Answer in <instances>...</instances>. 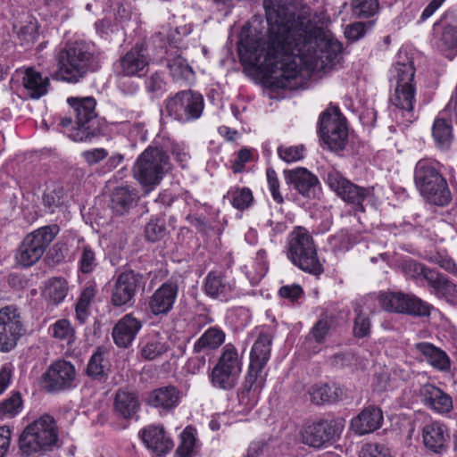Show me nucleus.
I'll use <instances>...</instances> for the list:
<instances>
[{
	"instance_id": "obj_39",
	"label": "nucleus",
	"mask_w": 457,
	"mask_h": 457,
	"mask_svg": "<svg viewBox=\"0 0 457 457\" xmlns=\"http://www.w3.org/2000/svg\"><path fill=\"white\" fill-rule=\"evenodd\" d=\"M68 291V283L64 278H52L46 285L44 295L49 303L57 305L65 299Z\"/></svg>"
},
{
	"instance_id": "obj_51",
	"label": "nucleus",
	"mask_w": 457,
	"mask_h": 457,
	"mask_svg": "<svg viewBox=\"0 0 457 457\" xmlns=\"http://www.w3.org/2000/svg\"><path fill=\"white\" fill-rule=\"evenodd\" d=\"M356 317L354 319L353 334L357 337H364L370 332V321L361 311V305L354 308Z\"/></svg>"
},
{
	"instance_id": "obj_1",
	"label": "nucleus",
	"mask_w": 457,
	"mask_h": 457,
	"mask_svg": "<svg viewBox=\"0 0 457 457\" xmlns=\"http://www.w3.org/2000/svg\"><path fill=\"white\" fill-rule=\"evenodd\" d=\"M269 25L268 40L256 36L241 38V61L256 68L280 88L294 89L303 67L322 71L335 65L342 45L328 30L318 27L309 10L295 16L283 0L263 3Z\"/></svg>"
},
{
	"instance_id": "obj_21",
	"label": "nucleus",
	"mask_w": 457,
	"mask_h": 457,
	"mask_svg": "<svg viewBox=\"0 0 457 457\" xmlns=\"http://www.w3.org/2000/svg\"><path fill=\"white\" fill-rule=\"evenodd\" d=\"M285 180L306 198H315L320 189L318 178L305 168L284 170Z\"/></svg>"
},
{
	"instance_id": "obj_4",
	"label": "nucleus",
	"mask_w": 457,
	"mask_h": 457,
	"mask_svg": "<svg viewBox=\"0 0 457 457\" xmlns=\"http://www.w3.org/2000/svg\"><path fill=\"white\" fill-rule=\"evenodd\" d=\"M430 159L420 160L414 169V183L420 195L437 206L448 204L452 199L447 182Z\"/></svg>"
},
{
	"instance_id": "obj_18",
	"label": "nucleus",
	"mask_w": 457,
	"mask_h": 457,
	"mask_svg": "<svg viewBox=\"0 0 457 457\" xmlns=\"http://www.w3.org/2000/svg\"><path fill=\"white\" fill-rule=\"evenodd\" d=\"M320 133L330 150L344 149L347 139V129L338 113L324 112L320 117Z\"/></svg>"
},
{
	"instance_id": "obj_38",
	"label": "nucleus",
	"mask_w": 457,
	"mask_h": 457,
	"mask_svg": "<svg viewBox=\"0 0 457 457\" xmlns=\"http://www.w3.org/2000/svg\"><path fill=\"white\" fill-rule=\"evenodd\" d=\"M108 361L104 352L100 348L90 357L87 367V374L94 380L104 382L108 378Z\"/></svg>"
},
{
	"instance_id": "obj_28",
	"label": "nucleus",
	"mask_w": 457,
	"mask_h": 457,
	"mask_svg": "<svg viewBox=\"0 0 457 457\" xmlns=\"http://www.w3.org/2000/svg\"><path fill=\"white\" fill-rule=\"evenodd\" d=\"M180 400L179 390L172 385L161 386L148 393L146 403L169 411L176 408Z\"/></svg>"
},
{
	"instance_id": "obj_34",
	"label": "nucleus",
	"mask_w": 457,
	"mask_h": 457,
	"mask_svg": "<svg viewBox=\"0 0 457 457\" xmlns=\"http://www.w3.org/2000/svg\"><path fill=\"white\" fill-rule=\"evenodd\" d=\"M22 85L30 98L38 99L47 93L49 79L33 68H28L23 73Z\"/></svg>"
},
{
	"instance_id": "obj_52",
	"label": "nucleus",
	"mask_w": 457,
	"mask_h": 457,
	"mask_svg": "<svg viewBox=\"0 0 457 457\" xmlns=\"http://www.w3.org/2000/svg\"><path fill=\"white\" fill-rule=\"evenodd\" d=\"M359 457H393L389 449L378 443H368L361 446Z\"/></svg>"
},
{
	"instance_id": "obj_41",
	"label": "nucleus",
	"mask_w": 457,
	"mask_h": 457,
	"mask_svg": "<svg viewBox=\"0 0 457 457\" xmlns=\"http://www.w3.org/2000/svg\"><path fill=\"white\" fill-rule=\"evenodd\" d=\"M432 135L436 146L442 150H447L453 137L452 125L444 119H437L434 122Z\"/></svg>"
},
{
	"instance_id": "obj_44",
	"label": "nucleus",
	"mask_w": 457,
	"mask_h": 457,
	"mask_svg": "<svg viewBox=\"0 0 457 457\" xmlns=\"http://www.w3.org/2000/svg\"><path fill=\"white\" fill-rule=\"evenodd\" d=\"M181 442L176 450L175 457H193L195 437L191 428H187L181 434Z\"/></svg>"
},
{
	"instance_id": "obj_14",
	"label": "nucleus",
	"mask_w": 457,
	"mask_h": 457,
	"mask_svg": "<svg viewBox=\"0 0 457 457\" xmlns=\"http://www.w3.org/2000/svg\"><path fill=\"white\" fill-rule=\"evenodd\" d=\"M77 372L74 365L65 360L53 362L42 376V386L47 393L71 390L77 386Z\"/></svg>"
},
{
	"instance_id": "obj_9",
	"label": "nucleus",
	"mask_w": 457,
	"mask_h": 457,
	"mask_svg": "<svg viewBox=\"0 0 457 457\" xmlns=\"http://www.w3.org/2000/svg\"><path fill=\"white\" fill-rule=\"evenodd\" d=\"M57 225L41 227L28 234L20 245L15 259L22 267H30L44 254L52 241L58 235Z\"/></svg>"
},
{
	"instance_id": "obj_22",
	"label": "nucleus",
	"mask_w": 457,
	"mask_h": 457,
	"mask_svg": "<svg viewBox=\"0 0 457 457\" xmlns=\"http://www.w3.org/2000/svg\"><path fill=\"white\" fill-rule=\"evenodd\" d=\"M263 368L249 364L248 371L238 395L239 401L248 408H252L258 401L259 394L265 383Z\"/></svg>"
},
{
	"instance_id": "obj_32",
	"label": "nucleus",
	"mask_w": 457,
	"mask_h": 457,
	"mask_svg": "<svg viewBox=\"0 0 457 457\" xmlns=\"http://www.w3.org/2000/svg\"><path fill=\"white\" fill-rule=\"evenodd\" d=\"M232 289L230 281L220 272L212 271L205 278L204 291L212 298L226 301L230 297Z\"/></svg>"
},
{
	"instance_id": "obj_24",
	"label": "nucleus",
	"mask_w": 457,
	"mask_h": 457,
	"mask_svg": "<svg viewBox=\"0 0 457 457\" xmlns=\"http://www.w3.org/2000/svg\"><path fill=\"white\" fill-rule=\"evenodd\" d=\"M140 409L137 393L127 388L116 391L113 399V412L117 418L122 420L133 419Z\"/></svg>"
},
{
	"instance_id": "obj_40",
	"label": "nucleus",
	"mask_w": 457,
	"mask_h": 457,
	"mask_svg": "<svg viewBox=\"0 0 457 457\" xmlns=\"http://www.w3.org/2000/svg\"><path fill=\"white\" fill-rule=\"evenodd\" d=\"M12 30L21 46H30L37 38V23L29 16L24 21H14Z\"/></svg>"
},
{
	"instance_id": "obj_31",
	"label": "nucleus",
	"mask_w": 457,
	"mask_h": 457,
	"mask_svg": "<svg viewBox=\"0 0 457 457\" xmlns=\"http://www.w3.org/2000/svg\"><path fill=\"white\" fill-rule=\"evenodd\" d=\"M415 349L436 370L447 372L451 369V361L447 353L431 343L421 342L415 345Z\"/></svg>"
},
{
	"instance_id": "obj_47",
	"label": "nucleus",
	"mask_w": 457,
	"mask_h": 457,
	"mask_svg": "<svg viewBox=\"0 0 457 457\" xmlns=\"http://www.w3.org/2000/svg\"><path fill=\"white\" fill-rule=\"evenodd\" d=\"M22 407L20 392H14L10 397L0 403V414L8 417L15 416Z\"/></svg>"
},
{
	"instance_id": "obj_45",
	"label": "nucleus",
	"mask_w": 457,
	"mask_h": 457,
	"mask_svg": "<svg viewBox=\"0 0 457 457\" xmlns=\"http://www.w3.org/2000/svg\"><path fill=\"white\" fill-rule=\"evenodd\" d=\"M437 46L441 50L457 48V27L453 25H445L437 42Z\"/></svg>"
},
{
	"instance_id": "obj_25",
	"label": "nucleus",
	"mask_w": 457,
	"mask_h": 457,
	"mask_svg": "<svg viewBox=\"0 0 457 457\" xmlns=\"http://www.w3.org/2000/svg\"><path fill=\"white\" fill-rule=\"evenodd\" d=\"M382 423V411L378 407L370 405L352 420L351 428L355 434L362 436L376 431Z\"/></svg>"
},
{
	"instance_id": "obj_59",
	"label": "nucleus",
	"mask_w": 457,
	"mask_h": 457,
	"mask_svg": "<svg viewBox=\"0 0 457 457\" xmlns=\"http://www.w3.org/2000/svg\"><path fill=\"white\" fill-rule=\"evenodd\" d=\"M68 253L67 245L63 243H56L49 250L47 258L52 264H59L64 261Z\"/></svg>"
},
{
	"instance_id": "obj_2",
	"label": "nucleus",
	"mask_w": 457,
	"mask_h": 457,
	"mask_svg": "<svg viewBox=\"0 0 457 457\" xmlns=\"http://www.w3.org/2000/svg\"><path fill=\"white\" fill-rule=\"evenodd\" d=\"M55 60V78L69 83L79 82L87 73L96 71L101 66L99 54L83 41L67 43L58 52Z\"/></svg>"
},
{
	"instance_id": "obj_36",
	"label": "nucleus",
	"mask_w": 457,
	"mask_h": 457,
	"mask_svg": "<svg viewBox=\"0 0 457 457\" xmlns=\"http://www.w3.org/2000/svg\"><path fill=\"white\" fill-rule=\"evenodd\" d=\"M309 394L312 403L315 404H322L341 400L345 395V391L337 384H332L331 386L325 384L312 386Z\"/></svg>"
},
{
	"instance_id": "obj_49",
	"label": "nucleus",
	"mask_w": 457,
	"mask_h": 457,
	"mask_svg": "<svg viewBox=\"0 0 457 457\" xmlns=\"http://www.w3.org/2000/svg\"><path fill=\"white\" fill-rule=\"evenodd\" d=\"M402 270L406 278L413 279L424 278L426 280L427 273L434 272V270L428 269L413 260L404 262Z\"/></svg>"
},
{
	"instance_id": "obj_35",
	"label": "nucleus",
	"mask_w": 457,
	"mask_h": 457,
	"mask_svg": "<svg viewBox=\"0 0 457 457\" xmlns=\"http://www.w3.org/2000/svg\"><path fill=\"white\" fill-rule=\"evenodd\" d=\"M224 331L217 327H211L195 342L193 353L204 352L218 349L225 342Z\"/></svg>"
},
{
	"instance_id": "obj_43",
	"label": "nucleus",
	"mask_w": 457,
	"mask_h": 457,
	"mask_svg": "<svg viewBox=\"0 0 457 457\" xmlns=\"http://www.w3.org/2000/svg\"><path fill=\"white\" fill-rule=\"evenodd\" d=\"M170 75L176 80H187L193 76V70L187 60L177 55L168 62Z\"/></svg>"
},
{
	"instance_id": "obj_56",
	"label": "nucleus",
	"mask_w": 457,
	"mask_h": 457,
	"mask_svg": "<svg viewBox=\"0 0 457 457\" xmlns=\"http://www.w3.org/2000/svg\"><path fill=\"white\" fill-rule=\"evenodd\" d=\"M266 176L272 198L278 204H282L284 199L279 192V181L276 171L272 168H268L266 170Z\"/></svg>"
},
{
	"instance_id": "obj_54",
	"label": "nucleus",
	"mask_w": 457,
	"mask_h": 457,
	"mask_svg": "<svg viewBox=\"0 0 457 457\" xmlns=\"http://www.w3.org/2000/svg\"><path fill=\"white\" fill-rule=\"evenodd\" d=\"M53 336L60 340H66L71 343L73 337V329L67 320H57L52 328Z\"/></svg>"
},
{
	"instance_id": "obj_13",
	"label": "nucleus",
	"mask_w": 457,
	"mask_h": 457,
	"mask_svg": "<svg viewBox=\"0 0 457 457\" xmlns=\"http://www.w3.org/2000/svg\"><path fill=\"white\" fill-rule=\"evenodd\" d=\"M165 109L173 119L187 122L201 116L204 99L200 94L190 90L181 91L166 100Z\"/></svg>"
},
{
	"instance_id": "obj_12",
	"label": "nucleus",
	"mask_w": 457,
	"mask_h": 457,
	"mask_svg": "<svg viewBox=\"0 0 457 457\" xmlns=\"http://www.w3.org/2000/svg\"><path fill=\"white\" fill-rule=\"evenodd\" d=\"M326 181L344 202L357 211L364 212L363 203L372 196V188L360 187L335 170L328 172Z\"/></svg>"
},
{
	"instance_id": "obj_11",
	"label": "nucleus",
	"mask_w": 457,
	"mask_h": 457,
	"mask_svg": "<svg viewBox=\"0 0 457 457\" xmlns=\"http://www.w3.org/2000/svg\"><path fill=\"white\" fill-rule=\"evenodd\" d=\"M21 313L14 305L0 309V353L12 351L25 334Z\"/></svg>"
},
{
	"instance_id": "obj_46",
	"label": "nucleus",
	"mask_w": 457,
	"mask_h": 457,
	"mask_svg": "<svg viewBox=\"0 0 457 457\" xmlns=\"http://www.w3.org/2000/svg\"><path fill=\"white\" fill-rule=\"evenodd\" d=\"M169 350V345L165 342L161 341H149L141 348V356L145 360H154Z\"/></svg>"
},
{
	"instance_id": "obj_33",
	"label": "nucleus",
	"mask_w": 457,
	"mask_h": 457,
	"mask_svg": "<svg viewBox=\"0 0 457 457\" xmlns=\"http://www.w3.org/2000/svg\"><path fill=\"white\" fill-rule=\"evenodd\" d=\"M273 337L270 333L261 332L253 343L250 353V363L264 368L270 357Z\"/></svg>"
},
{
	"instance_id": "obj_7",
	"label": "nucleus",
	"mask_w": 457,
	"mask_h": 457,
	"mask_svg": "<svg viewBox=\"0 0 457 457\" xmlns=\"http://www.w3.org/2000/svg\"><path fill=\"white\" fill-rule=\"evenodd\" d=\"M415 69L408 58L405 62L398 61L393 69L392 81L395 82L390 103L395 108L412 117L416 88L414 84Z\"/></svg>"
},
{
	"instance_id": "obj_63",
	"label": "nucleus",
	"mask_w": 457,
	"mask_h": 457,
	"mask_svg": "<svg viewBox=\"0 0 457 457\" xmlns=\"http://www.w3.org/2000/svg\"><path fill=\"white\" fill-rule=\"evenodd\" d=\"M251 157H252V154H251L250 150H248L246 148L241 149L237 153V157L232 164V169H233L234 172L235 173L241 172L245 168V164L251 160Z\"/></svg>"
},
{
	"instance_id": "obj_42",
	"label": "nucleus",
	"mask_w": 457,
	"mask_h": 457,
	"mask_svg": "<svg viewBox=\"0 0 457 457\" xmlns=\"http://www.w3.org/2000/svg\"><path fill=\"white\" fill-rule=\"evenodd\" d=\"M226 197L233 207L240 211L249 208L253 200L252 191L247 187L233 188L228 192Z\"/></svg>"
},
{
	"instance_id": "obj_15",
	"label": "nucleus",
	"mask_w": 457,
	"mask_h": 457,
	"mask_svg": "<svg viewBox=\"0 0 457 457\" xmlns=\"http://www.w3.org/2000/svg\"><path fill=\"white\" fill-rule=\"evenodd\" d=\"M378 301L382 308L387 312L424 317L430 314V305L412 295L382 293L378 296Z\"/></svg>"
},
{
	"instance_id": "obj_20",
	"label": "nucleus",
	"mask_w": 457,
	"mask_h": 457,
	"mask_svg": "<svg viewBox=\"0 0 457 457\" xmlns=\"http://www.w3.org/2000/svg\"><path fill=\"white\" fill-rule=\"evenodd\" d=\"M178 293L179 287L176 282H164L149 297L148 310L155 316L168 314L173 308Z\"/></svg>"
},
{
	"instance_id": "obj_26",
	"label": "nucleus",
	"mask_w": 457,
	"mask_h": 457,
	"mask_svg": "<svg viewBox=\"0 0 457 457\" xmlns=\"http://www.w3.org/2000/svg\"><path fill=\"white\" fill-rule=\"evenodd\" d=\"M142 328L140 320L132 314L123 316L112 328L113 341L117 346L127 348L136 338Z\"/></svg>"
},
{
	"instance_id": "obj_57",
	"label": "nucleus",
	"mask_w": 457,
	"mask_h": 457,
	"mask_svg": "<svg viewBox=\"0 0 457 457\" xmlns=\"http://www.w3.org/2000/svg\"><path fill=\"white\" fill-rule=\"evenodd\" d=\"M204 352L194 353L186 364L187 370L191 374H196L206 365V355Z\"/></svg>"
},
{
	"instance_id": "obj_5",
	"label": "nucleus",
	"mask_w": 457,
	"mask_h": 457,
	"mask_svg": "<svg viewBox=\"0 0 457 457\" xmlns=\"http://www.w3.org/2000/svg\"><path fill=\"white\" fill-rule=\"evenodd\" d=\"M287 256L305 272L320 276L324 271L312 236L303 227L295 228L288 235Z\"/></svg>"
},
{
	"instance_id": "obj_27",
	"label": "nucleus",
	"mask_w": 457,
	"mask_h": 457,
	"mask_svg": "<svg viewBox=\"0 0 457 457\" xmlns=\"http://www.w3.org/2000/svg\"><path fill=\"white\" fill-rule=\"evenodd\" d=\"M424 445L430 451L440 453L447 449L449 432L447 428L439 422H432L422 429Z\"/></svg>"
},
{
	"instance_id": "obj_60",
	"label": "nucleus",
	"mask_w": 457,
	"mask_h": 457,
	"mask_svg": "<svg viewBox=\"0 0 457 457\" xmlns=\"http://www.w3.org/2000/svg\"><path fill=\"white\" fill-rule=\"evenodd\" d=\"M108 153L104 148H96L93 150L84 151L82 156L89 165H95L105 159Z\"/></svg>"
},
{
	"instance_id": "obj_64",
	"label": "nucleus",
	"mask_w": 457,
	"mask_h": 457,
	"mask_svg": "<svg viewBox=\"0 0 457 457\" xmlns=\"http://www.w3.org/2000/svg\"><path fill=\"white\" fill-rule=\"evenodd\" d=\"M365 33V25L362 22H356L346 27L345 37L352 41L361 38Z\"/></svg>"
},
{
	"instance_id": "obj_6",
	"label": "nucleus",
	"mask_w": 457,
	"mask_h": 457,
	"mask_svg": "<svg viewBox=\"0 0 457 457\" xmlns=\"http://www.w3.org/2000/svg\"><path fill=\"white\" fill-rule=\"evenodd\" d=\"M170 169V158L158 146H148L137 158L132 171L134 178L145 187L153 189Z\"/></svg>"
},
{
	"instance_id": "obj_48",
	"label": "nucleus",
	"mask_w": 457,
	"mask_h": 457,
	"mask_svg": "<svg viewBox=\"0 0 457 457\" xmlns=\"http://www.w3.org/2000/svg\"><path fill=\"white\" fill-rule=\"evenodd\" d=\"M353 12L360 18H368L374 15L378 8V0H353Z\"/></svg>"
},
{
	"instance_id": "obj_53",
	"label": "nucleus",
	"mask_w": 457,
	"mask_h": 457,
	"mask_svg": "<svg viewBox=\"0 0 457 457\" xmlns=\"http://www.w3.org/2000/svg\"><path fill=\"white\" fill-rule=\"evenodd\" d=\"M145 233L148 241L156 242L160 240L165 233L163 221L160 220H151L145 226Z\"/></svg>"
},
{
	"instance_id": "obj_10",
	"label": "nucleus",
	"mask_w": 457,
	"mask_h": 457,
	"mask_svg": "<svg viewBox=\"0 0 457 457\" xmlns=\"http://www.w3.org/2000/svg\"><path fill=\"white\" fill-rule=\"evenodd\" d=\"M242 363L237 350L232 344H227L211 373V382L216 388L233 389L238 381Z\"/></svg>"
},
{
	"instance_id": "obj_29",
	"label": "nucleus",
	"mask_w": 457,
	"mask_h": 457,
	"mask_svg": "<svg viewBox=\"0 0 457 457\" xmlns=\"http://www.w3.org/2000/svg\"><path fill=\"white\" fill-rule=\"evenodd\" d=\"M420 393L422 402L438 412H448L453 408L451 396L431 384L424 385Z\"/></svg>"
},
{
	"instance_id": "obj_30",
	"label": "nucleus",
	"mask_w": 457,
	"mask_h": 457,
	"mask_svg": "<svg viewBox=\"0 0 457 457\" xmlns=\"http://www.w3.org/2000/svg\"><path fill=\"white\" fill-rule=\"evenodd\" d=\"M426 281L431 287V292L437 297L443 298L451 303L457 302V286L444 275L436 270L428 272L426 276Z\"/></svg>"
},
{
	"instance_id": "obj_61",
	"label": "nucleus",
	"mask_w": 457,
	"mask_h": 457,
	"mask_svg": "<svg viewBox=\"0 0 457 457\" xmlns=\"http://www.w3.org/2000/svg\"><path fill=\"white\" fill-rule=\"evenodd\" d=\"M303 293V288L299 285L283 286L279 289L280 296L291 301L297 300Z\"/></svg>"
},
{
	"instance_id": "obj_17",
	"label": "nucleus",
	"mask_w": 457,
	"mask_h": 457,
	"mask_svg": "<svg viewBox=\"0 0 457 457\" xmlns=\"http://www.w3.org/2000/svg\"><path fill=\"white\" fill-rule=\"evenodd\" d=\"M344 427L343 420H320L309 424L302 430L303 443L320 448L334 439Z\"/></svg>"
},
{
	"instance_id": "obj_8",
	"label": "nucleus",
	"mask_w": 457,
	"mask_h": 457,
	"mask_svg": "<svg viewBox=\"0 0 457 457\" xmlns=\"http://www.w3.org/2000/svg\"><path fill=\"white\" fill-rule=\"evenodd\" d=\"M69 104L75 114L76 129L72 134L75 141H89L101 133V124L96 112V102L93 97H70Z\"/></svg>"
},
{
	"instance_id": "obj_23",
	"label": "nucleus",
	"mask_w": 457,
	"mask_h": 457,
	"mask_svg": "<svg viewBox=\"0 0 457 457\" xmlns=\"http://www.w3.org/2000/svg\"><path fill=\"white\" fill-rule=\"evenodd\" d=\"M140 436L146 447L156 457H163L173 447V442L166 436L163 428L161 426L150 425L141 430Z\"/></svg>"
},
{
	"instance_id": "obj_50",
	"label": "nucleus",
	"mask_w": 457,
	"mask_h": 457,
	"mask_svg": "<svg viewBox=\"0 0 457 457\" xmlns=\"http://www.w3.org/2000/svg\"><path fill=\"white\" fill-rule=\"evenodd\" d=\"M79 263L82 273H89L96 268L97 264L96 256L90 245H84L82 246Z\"/></svg>"
},
{
	"instance_id": "obj_16",
	"label": "nucleus",
	"mask_w": 457,
	"mask_h": 457,
	"mask_svg": "<svg viewBox=\"0 0 457 457\" xmlns=\"http://www.w3.org/2000/svg\"><path fill=\"white\" fill-rule=\"evenodd\" d=\"M143 284V276L133 270L121 272L114 279L111 302L115 307L131 306L137 288Z\"/></svg>"
},
{
	"instance_id": "obj_62",
	"label": "nucleus",
	"mask_w": 457,
	"mask_h": 457,
	"mask_svg": "<svg viewBox=\"0 0 457 457\" xmlns=\"http://www.w3.org/2000/svg\"><path fill=\"white\" fill-rule=\"evenodd\" d=\"M329 329V325L326 320H319L312 328L311 335L317 343H321L325 339Z\"/></svg>"
},
{
	"instance_id": "obj_58",
	"label": "nucleus",
	"mask_w": 457,
	"mask_h": 457,
	"mask_svg": "<svg viewBox=\"0 0 457 457\" xmlns=\"http://www.w3.org/2000/svg\"><path fill=\"white\" fill-rule=\"evenodd\" d=\"M145 87L148 92L161 95L165 90V81L161 73L155 72L145 81Z\"/></svg>"
},
{
	"instance_id": "obj_55",
	"label": "nucleus",
	"mask_w": 457,
	"mask_h": 457,
	"mask_svg": "<svg viewBox=\"0 0 457 457\" xmlns=\"http://www.w3.org/2000/svg\"><path fill=\"white\" fill-rule=\"evenodd\" d=\"M303 146H279L278 148V154L279 157L287 162H293L303 158Z\"/></svg>"
},
{
	"instance_id": "obj_37",
	"label": "nucleus",
	"mask_w": 457,
	"mask_h": 457,
	"mask_svg": "<svg viewBox=\"0 0 457 457\" xmlns=\"http://www.w3.org/2000/svg\"><path fill=\"white\" fill-rule=\"evenodd\" d=\"M137 199V191L128 186L117 187L112 194L111 207L119 215L129 212Z\"/></svg>"
},
{
	"instance_id": "obj_19",
	"label": "nucleus",
	"mask_w": 457,
	"mask_h": 457,
	"mask_svg": "<svg viewBox=\"0 0 457 457\" xmlns=\"http://www.w3.org/2000/svg\"><path fill=\"white\" fill-rule=\"evenodd\" d=\"M149 57L143 46H135L122 56L117 66V72L122 76H144L148 70Z\"/></svg>"
},
{
	"instance_id": "obj_3",
	"label": "nucleus",
	"mask_w": 457,
	"mask_h": 457,
	"mask_svg": "<svg viewBox=\"0 0 457 457\" xmlns=\"http://www.w3.org/2000/svg\"><path fill=\"white\" fill-rule=\"evenodd\" d=\"M59 447V434L56 422L51 415L44 414L29 423L19 438V448L22 455L38 457Z\"/></svg>"
}]
</instances>
